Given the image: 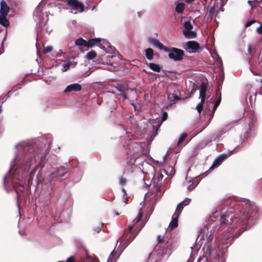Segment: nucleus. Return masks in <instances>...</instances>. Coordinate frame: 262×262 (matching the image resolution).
<instances>
[{
  "mask_svg": "<svg viewBox=\"0 0 262 262\" xmlns=\"http://www.w3.org/2000/svg\"><path fill=\"white\" fill-rule=\"evenodd\" d=\"M99 61L103 64H106L108 67H105L104 69L110 71L114 70L115 67L114 66V60L108 59V58L104 57V54L102 56L101 58H99Z\"/></svg>",
  "mask_w": 262,
  "mask_h": 262,
  "instance_id": "9d476101",
  "label": "nucleus"
},
{
  "mask_svg": "<svg viewBox=\"0 0 262 262\" xmlns=\"http://www.w3.org/2000/svg\"><path fill=\"white\" fill-rule=\"evenodd\" d=\"M167 116H168V115H167V113L166 112H164L163 113V117H162L163 121H164V120H165L167 119Z\"/></svg>",
  "mask_w": 262,
  "mask_h": 262,
  "instance_id": "de8ad7c7",
  "label": "nucleus"
},
{
  "mask_svg": "<svg viewBox=\"0 0 262 262\" xmlns=\"http://www.w3.org/2000/svg\"><path fill=\"white\" fill-rule=\"evenodd\" d=\"M169 53L168 56L170 59L175 61L181 60L184 55V51L182 50L176 48L169 49L168 48V51H165Z\"/></svg>",
  "mask_w": 262,
  "mask_h": 262,
  "instance_id": "0eeeda50",
  "label": "nucleus"
},
{
  "mask_svg": "<svg viewBox=\"0 0 262 262\" xmlns=\"http://www.w3.org/2000/svg\"><path fill=\"white\" fill-rule=\"evenodd\" d=\"M228 157L227 154H223L220 155L214 161L211 168L219 166L221 163Z\"/></svg>",
  "mask_w": 262,
  "mask_h": 262,
  "instance_id": "4468645a",
  "label": "nucleus"
},
{
  "mask_svg": "<svg viewBox=\"0 0 262 262\" xmlns=\"http://www.w3.org/2000/svg\"><path fill=\"white\" fill-rule=\"evenodd\" d=\"M145 55L146 59L149 60H152L154 58V50L151 48H148L145 51Z\"/></svg>",
  "mask_w": 262,
  "mask_h": 262,
  "instance_id": "b1692460",
  "label": "nucleus"
},
{
  "mask_svg": "<svg viewBox=\"0 0 262 262\" xmlns=\"http://www.w3.org/2000/svg\"><path fill=\"white\" fill-rule=\"evenodd\" d=\"M101 41L100 38H95L88 40L86 41V47H93V46L99 44V42Z\"/></svg>",
  "mask_w": 262,
  "mask_h": 262,
  "instance_id": "a211bd4d",
  "label": "nucleus"
},
{
  "mask_svg": "<svg viewBox=\"0 0 262 262\" xmlns=\"http://www.w3.org/2000/svg\"><path fill=\"white\" fill-rule=\"evenodd\" d=\"M260 82H262V79H261Z\"/></svg>",
  "mask_w": 262,
  "mask_h": 262,
  "instance_id": "680f3d73",
  "label": "nucleus"
},
{
  "mask_svg": "<svg viewBox=\"0 0 262 262\" xmlns=\"http://www.w3.org/2000/svg\"><path fill=\"white\" fill-rule=\"evenodd\" d=\"M191 201V199L189 198H186L183 201L180 203L176 210L175 213L172 216V220L169 224V228L170 230H172L178 226V217L182 212L183 207L189 204Z\"/></svg>",
  "mask_w": 262,
  "mask_h": 262,
  "instance_id": "20e7f679",
  "label": "nucleus"
},
{
  "mask_svg": "<svg viewBox=\"0 0 262 262\" xmlns=\"http://www.w3.org/2000/svg\"><path fill=\"white\" fill-rule=\"evenodd\" d=\"M68 4L71 7L70 12L72 13L76 14L84 11V5L78 0H69Z\"/></svg>",
  "mask_w": 262,
  "mask_h": 262,
  "instance_id": "423d86ee",
  "label": "nucleus"
},
{
  "mask_svg": "<svg viewBox=\"0 0 262 262\" xmlns=\"http://www.w3.org/2000/svg\"><path fill=\"white\" fill-rule=\"evenodd\" d=\"M183 33L187 38H193L196 37V33L191 30H183Z\"/></svg>",
  "mask_w": 262,
  "mask_h": 262,
  "instance_id": "4be33fe9",
  "label": "nucleus"
},
{
  "mask_svg": "<svg viewBox=\"0 0 262 262\" xmlns=\"http://www.w3.org/2000/svg\"><path fill=\"white\" fill-rule=\"evenodd\" d=\"M166 155H165V156H164V158H163L164 160H165V159L166 158Z\"/></svg>",
  "mask_w": 262,
  "mask_h": 262,
  "instance_id": "13d9d810",
  "label": "nucleus"
},
{
  "mask_svg": "<svg viewBox=\"0 0 262 262\" xmlns=\"http://www.w3.org/2000/svg\"><path fill=\"white\" fill-rule=\"evenodd\" d=\"M66 262H75V259L74 256H70L67 259Z\"/></svg>",
  "mask_w": 262,
  "mask_h": 262,
  "instance_id": "37998d69",
  "label": "nucleus"
},
{
  "mask_svg": "<svg viewBox=\"0 0 262 262\" xmlns=\"http://www.w3.org/2000/svg\"><path fill=\"white\" fill-rule=\"evenodd\" d=\"M256 31L259 34L262 33V25H260L256 29Z\"/></svg>",
  "mask_w": 262,
  "mask_h": 262,
  "instance_id": "49530a36",
  "label": "nucleus"
},
{
  "mask_svg": "<svg viewBox=\"0 0 262 262\" xmlns=\"http://www.w3.org/2000/svg\"><path fill=\"white\" fill-rule=\"evenodd\" d=\"M86 257L88 261L90 262H98L97 258L92 257V256H91L87 251H86Z\"/></svg>",
  "mask_w": 262,
  "mask_h": 262,
  "instance_id": "72a5a7b5",
  "label": "nucleus"
},
{
  "mask_svg": "<svg viewBox=\"0 0 262 262\" xmlns=\"http://www.w3.org/2000/svg\"><path fill=\"white\" fill-rule=\"evenodd\" d=\"M194 1V0H185V2L186 3H187L188 4H190V3H191L192 2H193Z\"/></svg>",
  "mask_w": 262,
  "mask_h": 262,
  "instance_id": "8fccbe9b",
  "label": "nucleus"
},
{
  "mask_svg": "<svg viewBox=\"0 0 262 262\" xmlns=\"http://www.w3.org/2000/svg\"><path fill=\"white\" fill-rule=\"evenodd\" d=\"M146 64L148 66L151 70L155 72H159L162 69V67L158 64L151 62L149 63H146Z\"/></svg>",
  "mask_w": 262,
  "mask_h": 262,
  "instance_id": "412c9836",
  "label": "nucleus"
},
{
  "mask_svg": "<svg viewBox=\"0 0 262 262\" xmlns=\"http://www.w3.org/2000/svg\"><path fill=\"white\" fill-rule=\"evenodd\" d=\"M157 240L158 245L162 249V253L165 255H170L173 248L171 242L163 239L160 235L158 236Z\"/></svg>",
  "mask_w": 262,
  "mask_h": 262,
  "instance_id": "39448f33",
  "label": "nucleus"
},
{
  "mask_svg": "<svg viewBox=\"0 0 262 262\" xmlns=\"http://www.w3.org/2000/svg\"><path fill=\"white\" fill-rule=\"evenodd\" d=\"M67 171V169L63 167H60L57 169V167L50 166L45 173L43 181L51 182L55 178L63 177Z\"/></svg>",
  "mask_w": 262,
  "mask_h": 262,
  "instance_id": "7ed1b4c3",
  "label": "nucleus"
},
{
  "mask_svg": "<svg viewBox=\"0 0 262 262\" xmlns=\"http://www.w3.org/2000/svg\"><path fill=\"white\" fill-rule=\"evenodd\" d=\"M228 157L227 154H223L220 155L214 161L211 168L219 166L221 163Z\"/></svg>",
  "mask_w": 262,
  "mask_h": 262,
  "instance_id": "2eb2a0df",
  "label": "nucleus"
},
{
  "mask_svg": "<svg viewBox=\"0 0 262 262\" xmlns=\"http://www.w3.org/2000/svg\"><path fill=\"white\" fill-rule=\"evenodd\" d=\"M39 158H40V156H39L38 155H36L34 157V161H37V162H39Z\"/></svg>",
  "mask_w": 262,
  "mask_h": 262,
  "instance_id": "09e8293b",
  "label": "nucleus"
},
{
  "mask_svg": "<svg viewBox=\"0 0 262 262\" xmlns=\"http://www.w3.org/2000/svg\"><path fill=\"white\" fill-rule=\"evenodd\" d=\"M200 99H201V102L196 106V109L199 113L202 111L205 98H200Z\"/></svg>",
  "mask_w": 262,
  "mask_h": 262,
  "instance_id": "7c9ffc66",
  "label": "nucleus"
},
{
  "mask_svg": "<svg viewBox=\"0 0 262 262\" xmlns=\"http://www.w3.org/2000/svg\"><path fill=\"white\" fill-rule=\"evenodd\" d=\"M205 1H207V0H204Z\"/></svg>",
  "mask_w": 262,
  "mask_h": 262,
  "instance_id": "e2e57ef3",
  "label": "nucleus"
},
{
  "mask_svg": "<svg viewBox=\"0 0 262 262\" xmlns=\"http://www.w3.org/2000/svg\"><path fill=\"white\" fill-rule=\"evenodd\" d=\"M76 62L73 61H69L67 63H64L62 65L61 71L62 72L67 71L70 67H74Z\"/></svg>",
  "mask_w": 262,
  "mask_h": 262,
  "instance_id": "393cba45",
  "label": "nucleus"
},
{
  "mask_svg": "<svg viewBox=\"0 0 262 262\" xmlns=\"http://www.w3.org/2000/svg\"><path fill=\"white\" fill-rule=\"evenodd\" d=\"M187 134H183L181 137H180L179 140H178V144H180L186 138Z\"/></svg>",
  "mask_w": 262,
  "mask_h": 262,
  "instance_id": "e433bc0d",
  "label": "nucleus"
},
{
  "mask_svg": "<svg viewBox=\"0 0 262 262\" xmlns=\"http://www.w3.org/2000/svg\"><path fill=\"white\" fill-rule=\"evenodd\" d=\"M149 42L157 47L160 50H163L164 51H168V48L164 46L162 43L160 42L159 40H158L157 39L155 38H150L149 39Z\"/></svg>",
  "mask_w": 262,
  "mask_h": 262,
  "instance_id": "f8f14e48",
  "label": "nucleus"
},
{
  "mask_svg": "<svg viewBox=\"0 0 262 262\" xmlns=\"http://www.w3.org/2000/svg\"><path fill=\"white\" fill-rule=\"evenodd\" d=\"M30 144L28 142H23L16 145L17 149L16 156L11 163L10 170L9 173L4 178V183L5 186L9 184L16 187L17 185V181L19 182L18 190L23 191L24 187L22 185L23 180L26 176V172L28 171L30 165L32 164L33 160L27 161L29 156L24 154L30 150Z\"/></svg>",
  "mask_w": 262,
  "mask_h": 262,
  "instance_id": "f257e3e1",
  "label": "nucleus"
},
{
  "mask_svg": "<svg viewBox=\"0 0 262 262\" xmlns=\"http://www.w3.org/2000/svg\"><path fill=\"white\" fill-rule=\"evenodd\" d=\"M58 262H64L63 261H59Z\"/></svg>",
  "mask_w": 262,
  "mask_h": 262,
  "instance_id": "052dcab7",
  "label": "nucleus"
},
{
  "mask_svg": "<svg viewBox=\"0 0 262 262\" xmlns=\"http://www.w3.org/2000/svg\"><path fill=\"white\" fill-rule=\"evenodd\" d=\"M185 5L183 3H179L177 4L176 7V11L178 13H182L184 9H185Z\"/></svg>",
  "mask_w": 262,
  "mask_h": 262,
  "instance_id": "bb28decb",
  "label": "nucleus"
},
{
  "mask_svg": "<svg viewBox=\"0 0 262 262\" xmlns=\"http://www.w3.org/2000/svg\"><path fill=\"white\" fill-rule=\"evenodd\" d=\"M255 22V20H251L247 21L245 25L247 27L250 26L251 25H252Z\"/></svg>",
  "mask_w": 262,
  "mask_h": 262,
  "instance_id": "c03bdc74",
  "label": "nucleus"
},
{
  "mask_svg": "<svg viewBox=\"0 0 262 262\" xmlns=\"http://www.w3.org/2000/svg\"><path fill=\"white\" fill-rule=\"evenodd\" d=\"M165 175H167L166 170L165 169H161L158 176V181L161 180L164 178Z\"/></svg>",
  "mask_w": 262,
  "mask_h": 262,
  "instance_id": "2f4dec72",
  "label": "nucleus"
},
{
  "mask_svg": "<svg viewBox=\"0 0 262 262\" xmlns=\"http://www.w3.org/2000/svg\"><path fill=\"white\" fill-rule=\"evenodd\" d=\"M81 89V86L80 84L78 83H74L68 85L64 90V93H66L71 92H78L80 91Z\"/></svg>",
  "mask_w": 262,
  "mask_h": 262,
  "instance_id": "9b49d317",
  "label": "nucleus"
},
{
  "mask_svg": "<svg viewBox=\"0 0 262 262\" xmlns=\"http://www.w3.org/2000/svg\"><path fill=\"white\" fill-rule=\"evenodd\" d=\"M220 101H221V98H219L216 101H215L214 103V105H213V111H215L217 107L219 106L220 103Z\"/></svg>",
  "mask_w": 262,
  "mask_h": 262,
  "instance_id": "ea45409f",
  "label": "nucleus"
},
{
  "mask_svg": "<svg viewBox=\"0 0 262 262\" xmlns=\"http://www.w3.org/2000/svg\"><path fill=\"white\" fill-rule=\"evenodd\" d=\"M152 254H150V255H149V260L150 259V258H151V257H152Z\"/></svg>",
  "mask_w": 262,
  "mask_h": 262,
  "instance_id": "5fc2aeb1",
  "label": "nucleus"
},
{
  "mask_svg": "<svg viewBox=\"0 0 262 262\" xmlns=\"http://www.w3.org/2000/svg\"><path fill=\"white\" fill-rule=\"evenodd\" d=\"M196 186V184L194 183H192L191 185L187 186V189L191 190Z\"/></svg>",
  "mask_w": 262,
  "mask_h": 262,
  "instance_id": "79ce46f5",
  "label": "nucleus"
},
{
  "mask_svg": "<svg viewBox=\"0 0 262 262\" xmlns=\"http://www.w3.org/2000/svg\"><path fill=\"white\" fill-rule=\"evenodd\" d=\"M97 55V53L94 51H91L88 52L86 55V58L88 60H91L94 58Z\"/></svg>",
  "mask_w": 262,
  "mask_h": 262,
  "instance_id": "c85d7f7f",
  "label": "nucleus"
},
{
  "mask_svg": "<svg viewBox=\"0 0 262 262\" xmlns=\"http://www.w3.org/2000/svg\"><path fill=\"white\" fill-rule=\"evenodd\" d=\"M9 12V7L4 1L1 2V14L7 15Z\"/></svg>",
  "mask_w": 262,
  "mask_h": 262,
  "instance_id": "dca6fc26",
  "label": "nucleus"
},
{
  "mask_svg": "<svg viewBox=\"0 0 262 262\" xmlns=\"http://www.w3.org/2000/svg\"><path fill=\"white\" fill-rule=\"evenodd\" d=\"M100 230H101V227H98L97 228V230L96 231H97V232H99V231H100Z\"/></svg>",
  "mask_w": 262,
  "mask_h": 262,
  "instance_id": "3c124183",
  "label": "nucleus"
},
{
  "mask_svg": "<svg viewBox=\"0 0 262 262\" xmlns=\"http://www.w3.org/2000/svg\"><path fill=\"white\" fill-rule=\"evenodd\" d=\"M17 193H18V190H16ZM17 196L18 197V194H17Z\"/></svg>",
  "mask_w": 262,
  "mask_h": 262,
  "instance_id": "bf43d9fd",
  "label": "nucleus"
},
{
  "mask_svg": "<svg viewBox=\"0 0 262 262\" xmlns=\"http://www.w3.org/2000/svg\"><path fill=\"white\" fill-rule=\"evenodd\" d=\"M117 90L118 91H119L120 92H121V93L123 94V97L124 99H127V97L126 96V95L124 94L125 91L127 90V87L126 86L124 85H118L117 87H116Z\"/></svg>",
  "mask_w": 262,
  "mask_h": 262,
  "instance_id": "cd10ccee",
  "label": "nucleus"
},
{
  "mask_svg": "<svg viewBox=\"0 0 262 262\" xmlns=\"http://www.w3.org/2000/svg\"><path fill=\"white\" fill-rule=\"evenodd\" d=\"M59 53H62L63 52H62V51L61 50H60L59 51Z\"/></svg>",
  "mask_w": 262,
  "mask_h": 262,
  "instance_id": "6e6d98bb",
  "label": "nucleus"
},
{
  "mask_svg": "<svg viewBox=\"0 0 262 262\" xmlns=\"http://www.w3.org/2000/svg\"><path fill=\"white\" fill-rule=\"evenodd\" d=\"M214 13H215V8L214 7L210 8L208 11L209 17H212Z\"/></svg>",
  "mask_w": 262,
  "mask_h": 262,
  "instance_id": "4c0bfd02",
  "label": "nucleus"
},
{
  "mask_svg": "<svg viewBox=\"0 0 262 262\" xmlns=\"http://www.w3.org/2000/svg\"><path fill=\"white\" fill-rule=\"evenodd\" d=\"M38 13V11H37V10H36V11H35V12H34V14H35V13Z\"/></svg>",
  "mask_w": 262,
  "mask_h": 262,
  "instance_id": "4d7b16f0",
  "label": "nucleus"
},
{
  "mask_svg": "<svg viewBox=\"0 0 262 262\" xmlns=\"http://www.w3.org/2000/svg\"><path fill=\"white\" fill-rule=\"evenodd\" d=\"M228 157L227 154H223L220 155L214 161L211 168L219 166L221 163Z\"/></svg>",
  "mask_w": 262,
  "mask_h": 262,
  "instance_id": "ddd939ff",
  "label": "nucleus"
},
{
  "mask_svg": "<svg viewBox=\"0 0 262 262\" xmlns=\"http://www.w3.org/2000/svg\"><path fill=\"white\" fill-rule=\"evenodd\" d=\"M221 222L222 224H234V225L231 227V228H236L235 225L237 223L239 224L241 223L239 220L234 217V215L232 214L223 215L221 217Z\"/></svg>",
  "mask_w": 262,
  "mask_h": 262,
  "instance_id": "6e6552de",
  "label": "nucleus"
},
{
  "mask_svg": "<svg viewBox=\"0 0 262 262\" xmlns=\"http://www.w3.org/2000/svg\"><path fill=\"white\" fill-rule=\"evenodd\" d=\"M98 46L100 48L106 50L110 47V43L105 39L101 38V41L99 42Z\"/></svg>",
  "mask_w": 262,
  "mask_h": 262,
  "instance_id": "5701e85b",
  "label": "nucleus"
},
{
  "mask_svg": "<svg viewBox=\"0 0 262 262\" xmlns=\"http://www.w3.org/2000/svg\"><path fill=\"white\" fill-rule=\"evenodd\" d=\"M207 89L206 84L203 82L202 83L200 88V96L199 98H205L206 91Z\"/></svg>",
  "mask_w": 262,
  "mask_h": 262,
  "instance_id": "aec40b11",
  "label": "nucleus"
},
{
  "mask_svg": "<svg viewBox=\"0 0 262 262\" xmlns=\"http://www.w3.org/2000/svg\"><path fill=\"white\" fill-rule=\"evenodd\" d=\"M200 235L205 244H208L207 251L210 255V258L213 259V262H224L223 258H220L219 255L216 253L215 250L211 247V243L215 241L213 240V236L207 226H204L201 229Z\"/></svg>",
  "mask_w": 262,
  "mask_h": 262,
  "instance_id": "f03ea898",
  "label": "nucleus"
},
{
  "mask_svg": "<svg viewBox=\"0 0 262 262\" xmlns=\"http://www.w3.org/2000/svg\"><path fill=\"white\" fill-rule=\"evenodd\" d=\"M248 51H249V52H250L251 51V47L250 46L248 47Z\"/></svg>",
  "mask_w": 262,
  "mask_h": 262,
  "instance_id": "603ef678",
  "label": "nucleus"
},
{
  "mask_svg": "<svg viewBox=\"0 0 262 262\" xmlns=\"http://www.w3.org/2000/svg\"><path fill=\"white\" fill-rule=\"evenodd\" d=\"M126 180L124 178H121L119 180L120 184L121 185H124L126 184Z\"/></svg>",
  "mask_w": 262,
  "mask_h": 262,
  "instance_id": "a19ab883",
  "label": "nucleus"
},
{
  "mask_svg": "<svg viewBox=\"0 0 262 262\" xmlns=\"http://www.w3.org/2000/svg\"><path fill=\"white\" fill-rule=\"evenodd\" d=\"M200 45L194 40L188 41L186 42L184 49L189 53H195L200 49Z\"/></svg>",
  "mask_w": 262,
  "mask_h": 262,
  "instance_id": "1a4fd4ad",
  "label": "nucleus"
},
{
  "mask_svg": "<svg viewBox=\"0 0 262 262\" xmlns=\"http://www.w3.org/2000/svg\"><path fill=\"white\" fill-rule=\"evenodd\" d=\"M53 50V47L51 46L43 47V53H48L51 52Z\"/></svg>",
  "mask_w": 262,
  "mask_h": 262,
  "instance_id": "c9c22d12",
  "label": "nucleus"
},
{
  "mask_svg": "<svg viewBox=\"0 0 262 262\" xmlns=\"http://www.w3.org/2000/svg\"><path fill=\"white\" fill-rule=\"evenodd\" d=\"M104 57L108 58V59H111L112 60H114V65L116 63L117 61L118 60L119 57L117 55V54L115 53H108L106 51V53L104 54Z\"/></svg>",
  "mask_w": 262,
  "mask_h": 262,
  "instance_id": "f3484780",
  "label": "nucleus"
},
{
  "mask_svg": "<svg viewBox=\"0 0 262 262\" xmlns=\"http://www.w3.org/2000/svg\"><path fill=\"white\" fill-rule=\"evenodd\" d=\"M114 251H112L107 259V262H115V260L114 259Z\"/></svg>",
  "mask_w": 262,
  "mask_h": 262,
  "instance_id": "58836bf2",
  "label": "nucleus"
},
{
  "mask_svg": "<svg viewBox=\"0 0 262 262\" xmlns=\"http://www.w3.org/2000/svg\"><path fill=\"white\" fill-rule=\"evenodd\" d=\"M243 216L246 219H248L250 217V213H249V212H245L243 213Z\"/></svg>",
  "mask_w": 262,
  "mask_h": 262,
  "instance_id": "a18cd8bd",
  "label": "nucleus"
},
{
  "mask_svg": "<svg viewBox=\"0 0 262 262\" xmlns=\"http://www.w3.org/2000/svg\"><path fill=\"white\" fill-rule=\"evenodd\" d=\"M248 3L249 4L251 5V4H252V2L251 1H248Z\"/></svg>",
  "mask_w": 262,
  "mask_h": 262,
  "instance_id": "864d4df0",
  "label": "nucleus"
},
{
  "mask_svg": "<svg viewBox=\"0 0 262 262\" xmlns=\"http://www.w3.org/2000/svg\"><path fill=\"white\" fill-rule=\"evenodd\" d=\"M142 214H143V212L140 211L139 212L137 218L133 221L132 224H130L129 225L128 228H129V230L130 232H132V230L134 228L135 225L136 224H137V223H138L141 220V219L142 217Z\"/></svg>",
  "mask_w": 262,
  "mask_h": 262,
  "instance_id": "6ab92c4d",
  "label": "nucleus"
},
{
  "mask_svg": "<svg viewBox=\"0 0 262 262\" xmlns=\"http://www.w3.org/2000/svg\"><path fill=\"white\" fill-rule=\"evenodd\" d=\"M184 27L185 28L184 30H191L193 28V26L189 21H185L184 24Z\"/></svg>",
  "mask_w": 262,
  "mask_h": 262,
  "instance_id": "473e14b6",
  "label": "nucleus"
},
{
  "mask_svg": "<svg viewBox=\"0 0 262 262\" xmlns=\"http://www.w3.org/2000/svg\"><path fill=\"white\" fill-rule=\"evenodd\" d=\"M7 15H0V24L4 27H8L9 25V22L6 17Z\"/></svg>",
  "mask_w": 262,
  "mask_h": 262,
  "instance_id": "a878e982",
  "label": "nucleus"
},
{
  "mask_svg": "<svg viewBox=\"0 0 262 262\" xmlns=\"http://www.w3.org/2000/svg\"><path fill=\"white\" fill-rule=\"evenodd\" d=\"M75 44L79 46L84 45L86 47V41L83 39L82 38L80 37L76 40Z\"/></svg>",
  "mask_w": 262,
  "mask_h": 262,
  "instance_id": "c756f323",
  "label": "nucleus"
},
{
  "mask_svg": "<svg viewBox=\"0 0 262 262\" xmlns=\"http://www.w3.org/2000/svg\"><path fill=\"white\" fill-rule=\"evenodd\" d=\"M230 235H228L227 236H225V237H223L222 238H220L219 239V242L221 244H224L226 243L228 241L230 240Z\"/></svg>",
  "mask_w": 262,
  "mask_h": 262,
  "instance_id": "f704fd0d",
  "label": "nucleus"
}]
</instances>
